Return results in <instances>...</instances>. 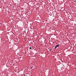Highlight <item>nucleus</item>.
I'll list each match as a JSON object with an SVG mask.
<instances>
[{"label": "nucleus", "mask_w": 76, "mask_h": 76, "mask_svg": "<svg viewBox=\"0 0 76 76\" xmlns=\"http://www.w3.org/2000/svg\"><path fill=\"white\" fill-rule=\"evenodd\" d=\"M59 47V44L57 45H56L55 48H57V47Z\"/></svg>", "instance_id": "f257e3e1"}, {"label": "nucleus", "mask_w": 76, "mask_h": 76, "mask_svg": "<svg viewBox=\"0 0 76 76\" xmlns=\"http://www.w3.org/2000/svg\"><path fill=\"white\" fill-rule=\"evenodd\" d=\"M51 50H53V48H51V49H50V51H51Z\"/></svg>", "instance_id": "f03ea898"}, {"label": "nucleus", "mask_w": 76, "mask_h": 76, "mask_svg": "<svg viewBox=\"0 0 76 76\" xmlns=\"http://www.w3.org/2000/svg\"><path fill=\"white\" fill-rule=\"evenodd\" d=\"M33 67L32 66H31V69H32V68Z\"/></svg>", "instance_id": "7ed1b4c3"}, {"label": "nucleus", "mask_w": 76, "mask_h": 76, "mask_svg": "<svg viewBox=\"0 0 76 76\" xmlns=\"http://www.w3.org/2000/svg\"><path fill=\"white\" fill-rule=\"evenodd\" d=\"M38 49L39 50L40 49V48H38Z\"/></svg>", "instance_id": "20e7f679"}, {"label": "nucleus", "mask_w": 76, "mask_h": 76, "mask_svg": "<svg viewBox=\"0 0 76 76\" xmlns=\"http://www.w3.org/2000/svg\"><path fill=\"white\" fill-rule=\"evenodd\" d=\"M29 49H32V48H29Z\"/></svg>", "instance_id": "39448f33"}, {"label": "nucleus", "mask_w": 76, "mask_h": 76, "mask_svg": "<svg viewBox=\"0 0 76 76\" xmlns=\"http://www.w3.org/2000/svg\"><path fill=\"white\" fill-rule=\"evenodd\" d=\"M55 49H56V48H54Z\"/></svg>", "instance_id": "423d86ee"}, {"label": "nucleus", "mask_w": 76, "mask_h": 76, "mask_svg": "<svg viewBox=\"0 0 76 76\" xmlns=\"http://www.w3.org/2000/svg\"><path fill=\"white\" fill-rule=\"evenodd\" d=\"M24 76H26L25 75V74H24Z\"/></svg>", "instance_id": "0eeeda50"}, {"label": "nucleus", "mask_w": 76, "mask_h": 76, "mask_svg": "<svg viewBox=\"0 0 76 76\" xmlns=\"http://www.w3.org/2000/svg\"><path fill=\"white\" fill-rule=\"evenodd\" d=\"M29 48H31V47H29Z\"/></svg>", "instance_id": "6e6552de"}]
</instances>
